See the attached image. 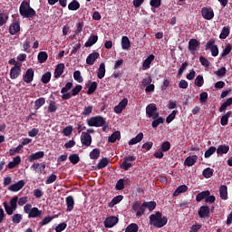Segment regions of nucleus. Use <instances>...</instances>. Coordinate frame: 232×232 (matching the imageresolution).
<instances>
[{
    "label": "nucleus",
    "mask_w": 232,
    "mask_h": 232,
    "mask_svg": "<svg viewBox=\"0 0 232 232\" xmlns=\"http://www.w3.org/2000/svg\"><path fill=\"white\" fill-rule=\"evenodd\" d=\"M168 224V218L162 217V213L156 212L150 216V225L154 226V227H164Z\"/></svg>",
    "instance_id": "obj_1"
},
{
    "label": "nucleus",
    "mask_w": 232,
    "mask_h": 232,
    "mask_svg": "<svg viewBox=\"0 0 232 232\" xmlns=\"http://www.w3.org/2000/svg\"><path fill=\"white\" fill-rule=\"evenodd\" d=\"M24 212L28 216V218H39L43 215V210L37 207H32V204L24 206Z\"/></svg>",
    "instance_id": "obj_2"
},
{
    "label": "nucleus",
    "mask_w": 232,
    "mask_h": 232,
    "mask_svg": "<svg viewBox=\"0 0 232 232\" xmlns=\"http://www.w3.org/2000/svg\"><path fill=\"white\" fill-rule=\"evenodd\" d=\"M17 200H19V197L14 196L11 198L9 204L6 201L3 203L5 211L7 213V215H14V212L17 209Z\"/></svg>",
    "instance_id": "obj_3"
},
{
    "label": "nucleus",
    "mask_w": 232,
    "mask_h": 232,
    "mask_svg": "<svg viewBox=\"0 0 232 232\" xmlns=\"http://www.w3.org/2000/svg\"><path fill=\"white\" fill-rule=\"evenodd\" d=\"M19 12L23 17L30 18L35 15V10L30 7V4H28V2L26 1L22 2Z\"/></svg>",
    "instance_id": "obj_4"
},
{
    "label": "nucleus",
    "mask_w": 232,
    "mask_h": 232,
    "mask_svg": "<svg viewBox=\"0 0 232 232\" xmlns=\"http://www.w3.org/2000/svg\"><path fill=\"white\" fill-rule=\"evenodd\" d=\"M86 122L90 127L101 128L106 121L102 116H96L87 119Z\"/></svg>",
    "instance_id": "obj_5"
},
{
    "label": "nucleus",
    "mask_w": 232,
    "mask_h": 232,
    "mask_svg": "<svg viewBox=\"0 0 232 232\" xmlns=\"http://www.w3.org/2000/svg\"><path fill=\"white\" fill-rule=\"evenodd\" d=\"M146 115L149 119H159V111L155 103H150L146 107Z\"/></svg>",
    "instance_id": "obj_6"
},
{
    "label": "nucleus",
    "mask_w": 232,
    "mask_h": 232,
    "mask_svg": "<svg viewBox=\"0 0 232 232\" xmlns=\"http://www.w3.org/2000/svg\"><path fill=\"white\" fill-rule=\"evenodd\" d=\"M201 14L203 19H207V21H211L215 17V12H213V8L211 7H203L201 9Z\"/></svg>",
    "instance_id": "obj_7"
},
{
    "label": "nucleus",
    "mask_w": 232,
    "mask_h": 232,
    "mask_svg": "<svg viewBox=\"0 0 232 232\" xmlns=\"http://www.w3.org/2000/svg\"><path fill=\"white\" fill-rule=\"evenodd\" d=\"M137 158L133 157V156H127L124 158L123 162L121 165V169H124L125 171H128V169H130V168H131L133 165L131 164V162H133L134 160H136Z\"/></svg>",
    "instance_id": "obj_8"
},
{
    "label": "nucleus",
    "mask_w": 232,
    "mask_h": 232,
    "mask_svg": "<svg viewBox=\"0 0 232 232\" xmlns=\"http://www.w3.org/2000/svg\"><path fill=\"white\" fill-rule=\"evenodd\" d=\"M117 224H119V218L115 217V216H111L106 218V219L104 220V226L105 227H113L114 226H117Z\"/></svg>",
    "instance_id": "obj_9"
},
{
    "label": "nucleus",
    "mask_w": 232,
    "mask_h": 232,
    "mask_svg": "<svg viewBox=\"0 0 232 232\" xmlns=\"http://www.w3.org/2000/svg\"><path fill=\"white\" fill-rule=\"evenodd\" d=\"M25 182L24 180H19L18 182L12 184L9 187V191H12L13 193H16L17 191H21V189H23V188H24L25 186Z\"/></svg>",
    "instance_id": "obj_10"
},
{
    "label": "nucleus",
    "mask_w": 232,
    "mask_h": 232,
    "mask_svg": "<svg viewBox=\"0 0 232 232\" xmlns=\"http://www.w3.org/2000/svg\"><path fill=\"white\" fill-rule=\"evenodd\" d=\"M21 75V63H15V65L10 71V78L17 79Z\"/></svg>",
    "instance_id": "obj_11"
},
{
    "label": "nucleus",
    "mask_w": 232,
    "mask_h": 232,
    "mask_svg": "<svg viewBox=\"0 0 232 232\" xmlns=\"http://www.w3.org/2000/svg\"><path fill=\"white\" fill-rule=\"evenodd\" d=\"M81 142L83 146H86L87 148L89 146H92V135L88 134V132H82Z\"/></svg>",
    "instance_id": "obj_12"
},
{
    "label": "nucleus",
    "mask_w": 232,
    "mask_h": 232,
    "mask_svg": "<svg viewBox=\"0 0 232 232\" xmlns=\"http://www.w3.org/2000/svg\"><path fill=\"white\" fill-rule=\"evenodd\" d=\"M34 69L32 68L27 69L23 77L24 82L30 84V82L34 81Z\"/></svg>",
    "instance_id": "obj_13"
},
{
    "label": "nucleus",
    "mask_w": 232,
    "mask_h": 232,
    "mask_svg": "<svg viewBox=\"0 0 232 232\" xmlns=\"http://www.w3.org/2000/svg\"><path fill=\"white\" fill-rule=\"evenodd\" d=\"M198 46H200V42H198V40L190 39L188 41V50L192 54H195V53L197 52V48H198Z\"/></svg>",
    "instance_id": "obj_14"
},
{
    "label": "nucleus",
    "mask_w": 232,
    "mask_h": 232,
    "mask_svg": "<svg viewBox=\"0 0 232 232\" xmlns=\"http://www.w3.org/2000/svg\"><path fill=\"white\" fill-rule=\"evenodd\" d=\"M128 106V99L124 98L122 99L118 105L114 107V112L115 113H122L124 108Z\"/></svg>",
    "instance_id": "obj_15"
},
{
    "label": "nucleus",
    "mask_w": 232,
    "mask_h": 232,
    "mask_svg": "<svg viewBox=\"0 0 232 232\" xmlns=\"http://www.w3.org/2000/svg\"><path fill=\"white\" fill-rule=\"evenodd\" d=\"M99 57H101V54L99 53H92L91 54L88 55L86 59L87 64H89V66H92V64L95 63V62L97 61V59H99Z\"/></svg>",
    "instance_id": "obj_16"
},
{
    "label": "nucleus",
    "mask_w": 232,
    "mask_h": 232,
    "mask_svg": "<svg viewBox=\"0 0 232 232\" xmlns=\"http://www.w3.org/2000/svg\"><path fill=\"white\" fill-rule=\"evenodd\" d=\"M153 61H155V55H149L142 63V70H150V67L151 66V63H153Z\"/></svg>",
    "instance_id": "obj_17"
},
{
    "label": "nucleus",
    "mask_w": 232,
    "mask_h": 232,
    "mask_svg": "<svg viewBox=\"0 0 232 232\" xmlns=\"http://www.w3.org/2000/svg\"><path fill=\"white\" fill-rule=\"evenodd\" d=\"M198 159V157L197 155L187 157L184 161V166H188V168H191V166H195Z\"/></svg>",
    "instance_id": "obj_18"
},
{
    "label": "nucleus",
    "mask_w": 232,
    "mask_h": 232,
    "mask_svg": "<svg viewBox=\"0 0 232 232\" xmlns=\"http://www.w3.org/2000/svg\"><path fill=\"white\" fill-rule=\"evenodd\" d=\"M64 73V63H59L56 65L54 70V77L55 79H59Z\"/></svg>",
    "instance_id": "obj_19"
},
{
    "label": "nucleus",
    "mask_w": 232,
    "mask_h": 232,
    "mask_svg": "<svg viewBox=\"0 0 232 232\" xmlns=\"http://www.w3.org/2000/svg\"><path fill=\"white\" fill-rule=\"evenodd\" d=\"M20 31L21 25L19 24V22H14L9 27V33L11 34V35H15V34Z\"/></svg>",
    "instance_id": "obj_20"
},
{
    "label": "nucleus",
    "mask_w": 232,
    "mask_h": 232,
    "mask_svg": "<svg viewBox=\"0 0 232 232\" xmlns=\"http://www.w3.org/2000/svg\"><path fill=\"white\" fill-rule=\"evenodd\" d=\"M65 203L67 206V211H73V208L75 206V200L73 199V197L68 196L65 198Z\"/></svg>",
    "instance_id": "obj_21"
},
{
    "label": "nucleus",
    "mask_w": 232,
    "mask_h": 232,
    "mask_svg": "<svg viewBox=\"0 0 232 232\" xmlns=\"http://www.w3.org/2000/svg\"><path fill=\"white\" fill-rule=\"evenodd\" d=\"M31 169H34L35 173H43L44 169H46V165L44 164H40V163H34L31 166Z\"/></svg>",
    "instance_id": "obj_22"
},
{
    "label": "nucleus",
    "mask_w": 232,
    "mask_h": 232,
    "mask_svg": "<svg viewBox=\"0 0 232 232\" xmlns=\"http://www.w3.org/2000/svg\"><path fill=\"white\" fill-rule=\"evenodd\" d=\"M144 139V133L140 132L136 137L132 138L129 141V146H134V144H139Z\"/></svg>",
    "instance_id": "obj_23"
},
{
    "label": "nucleus",
    "mask_w": 232,
    "mask_h": 232,
    "mask_svg": "<svg viewBox=\"0 0 232 232\" xmlns=\"http://www.w3.org/2000/svg\"><path fill=\"white\" fill-rule=\"evenodd\" d=\"M44 157V151H38L33 153L29 156V162H34V160H39V159H43Z\"/></svg>",
    "instance_id": "obj_24"
},
{
    "label": "nucleus",
    "mask_w": 232,
    "mask_h": 232,
    "mask_svg": "<svg viewBox=\"0 0 232 232\" xmlns=\"http://www.w3.org/2000/svg\"><path fill=\"white\" fill-rule=\"evenodd\" d=\"M198 215L200 218L209 217V207L202 206L198 210Z\"/></svg>",
    "instance_id": "obj_25"
},
{
    "label": "nucleus",
    "mask_w": 232,
    "mask_h": 232,
    "mask_svg": "<svg viewBox=\"0 0 232 232\" xmlns=\"http://www.w3.org/2000/svg\"><path fill=\"white\" fill-rule=\"evenodd\" d=\"M104 75H106V65L102 63L97 72V77L98 79H104Z\"/></svg>",
    "instance_id": "obj_26"
},
{
    "label": "nucleus",
    "mask_w": 232,
    "mask_h": 232,
    "mask_svg": "<svg viewBox=\"0 0 232 232\" xmlns=\"http://www.w3.org/2000/svg\"><path fill=\"white\" fill-rule=\"evenodd\" d=\"M130 47H131V43L130 42V38H128V36H122L121 38L122 50H130Z\"/></svg>",
    "instance_id": "obj_27"
},
{
    "label": "nucleus",
    "mask_w": 232,
    "mask_h": 232,
    "mask_svg": "<svg viewBox=\"0 0 232 232\" xmlns=\"http://www.w3.org/2000/svg\"><path fill=\"white\" fill-rule=\"evenodd\" d=\"M209 195H211V192H209V190H204L197 195L196 200L197 202H201V200H204V198L206 200V198L209 197Z\"/></svg>",
    "instance_id": "obj_28"
},
{
    "label": "nucleus",
    "mask_w": 232,
    "mask_h": 232,
    "mask_svg": "<svg viewBox=\"0 0 232 232\" xmlns=\"http://www.w3.org/2000/svg\"><path fill=\"white\" fill-rule=\"evenodd\" d=\"M219 196L222 200H227V186L222 185L219 188Z\"/></svg>",
    "instance_id": "obj_29"
},
{
    "label": "nucleus",
    "mask_w": 232,
    "mask_h": 232,
    "mask_svg": "<svg viewBox=\"0 0 232 232\" xmlns=\"http://www.w3.org/2000/svg\"><path fill=\"white\" fill-rule=\"evenodd\" d=\"M97 41H99V36L97 35L91 36L84 44L85 48H90L91 46H93V44H95Z\"/></svg>",
    "instance_id": "obj_30"
},
{
    "label": "nucleus",
    "mask_w": 232,
    "mask_h": 232,
    "mask_svg": "<svg viewBox=\"0 0 232 232\" xmlns=\"http://www.w3.org/2000/svg\"><path fill=\"white\" fill-rule=\"evenodd\" d=\"M186 191H188V186L181 185V186L178 187L177 189L174 191L173 197H179V195H180V193H186Z\"/></svg>",
    "instance_id": "obj_31"
},
{
    "label": "nucleus",
    "mask_w": 232,
    "mask_h": 232,
    "mask_svg": "<svg viewBox=\"0 0 232 232\" xmlns=\"http://www.w3.org/2000/svg\"><path fill=\"white\" fill-rule=\"evenodd\" d=\"M230 117H231V111H227V113H225L220 120L221 126H227V122Z\"/></svg>",
    "instance_id": "obj_32"
},
{
    "label": "nucleus",
    "mask_w": 232,
    "mask_h": 232,
    "mask_svg": "<svg viewBox=\"0 0 232 232\" xmlns=\"http://www.w3.org/2000/svg\"><path fill=\"white\" fill-rule=\"evenodd\" d=\"M124 198L122 195L116 196L112 198V200L109 203V208H113V206H117L119 202H121Z\"/></svg>",
    "instance_id": "obj_33"
},
{
    "label": "nucleus",
    "mask_w": 232,
    "mask_h": 232,
    "mask_svg": "<svg viewBox=\"0 0 232 232\" xmlns=\"http://www.w3.org/2000/svg\"><path fill=\"white\" fill-rule=\"evenodd\" d=\"M218 155H224L229 151V146L227 145H220L218 150H216Z\"/></svg>",
    "instance_id": "obj_34"
},
{
    "label": "nucleus",
    "mask_w": 232,
    "mask_h": 232,
    "mask_svg": "<svg viewBox=\"0 0 232 232\" xmlns=\"http://www.w3.org/2000/svg\"><path fill=\"white\" fill-rule=\"evenodd\" d=\"M121 139V131L117 130L113 132L111 136H109V142H115Z\"/></svg>",
    "instance_id": "obj_35"
},
{
    "label": "nucleus",
    "mask_w": 232,
    "mask_h": 232,
    "mask_svg": "<svg viewBox=\"0 0 232 232\" xmlns=\"http://www.w3.org/2000/svg\"><path fill=\"white\" fill-rule=\"evenodd\" d=\"M69 10L75 11L79 10L81 8V4L77 2V0H72L69 5H68Z\"/></svg>",
    "instance_id": "obj_36"
},
{
    "label": "nucleus",
    "mask_w": 232,
    "mask_h": 232,
    "mask_svg": "<svg viewBox=\"0 0 232 232\" xmlns=\"http://www.w3.org/2000/svg\"><path fill=\"white\" fill-rule=\"evenodd\" d=\"M232 104V97L228 98L219 108V111L222 113V111H226L227 110L228 106H231Z\"/></svg>",
    "instance_id": "obj_37"
},
{
    "label": "nucleus",
    "mask_w": 232,
    "mask_h": 232,
    "mask_svg": "<svg viewBox=\"0 0 232 232\" xmlns=\"http://www.w3.org/2000/svg\"><path fill=\"white\" fill-rule=\"evenodd\" d=\"M87 87H88L87 94L92 95V93L95 92V90H97V82H92L89 83Z\"/></svg>",
    "instance_id": "obj_38"
},
{
    "label": "nucleus",
    "mask_w": 232,
    "mask_h": 232,
    "mask_svg": "<svg viewBox=\"0 0 232 232\" xmlns=\"http://www.w3.org/2000/svg\"><path fill=\"white\" fill-rule=\"evenodd\" d=\"M153 121L151 122L152 128H158L160 124H164V119L162 117H159L156 119H152Z\"/></svg>",
    "instance_id": "obj_39"
},
{
    "label": "nucleus",
    "mask_w": 232,
    "mask_h": 232,
    "mask_svg": "<svg viewBox=\"0 0 232 232\" xmlns=\"http://www.w3.org/2000/svg\"><path fill=\"white\" fill-rule=\"evenodd\" d=\"M48 60V53H46V52H40L38 53V62L43 63H46V61Z\"/></svg>",
    "instance_id": "obj_40"
},
{
    "label": "nucleus",
    "mask_w": 232,
    "mask_h": 232,
    "mask_svg": "<svg viewBox=\"0 0 232 232\" xmlns=\"http://www.w3.org/2000/svg\"><path fill=\"white\" fill-rule=\"evenodd\" d=\"M101 156V150L93 149L92 151L90 153V159L92 160H97Z\"/></svg>",
    "instance_id": "obj_41"
},
{
    "label": "nucleus",
    "mask_w": 232,
    "mask_h": 232,
    "mask_svg": "<svg viewBox=\"0 0 232 232\" xmlns=\"http://www.w3.org/2000/svg\"><path fill=\"white\" fill-rule=\"evenodd\" d=\"M137 231H139V226L135 223L130 224L125 229V232H137Z\"/></svg>",
    "instance_id": "obj_42"
},
{
    "label": "nucleus",
    "mask_w": 232,
    "mask_h": 232,
    "mask_svg": "<svg viewBox=\"0 0 232 232\" xmlns=\"http://www.w3.org/2000/svg\"><path fill=\"white\" fill-rule=\"evenodd\" d=\"M44 102L46 100L44 98H39L34 102V108L35 110H39L42 106H44Z\"/></svg>",
    "instance_id": "obj_43"
},
{
    "label": "nucleus",
    "mask_w": 232,
    "mask_h": 232,
    "mask_svg": "<svg viewBox=\"0 0 232 232\" xmlns=\"http://www.w3.org/2000/svg\"><path fill=\"white\" fill-rule=\"evenodd\" d=\"M21 220H23V215L22 214H14L12 217V222L14 224H21Z\"/></svg>",
    "instance_id": "obj_44"
},
{
    "label": "nucleus",
    "mask_w": 232,
    "mask_h": 232,
    "mask_svg": "<svg viewBox=\"0 0 232 232\" xmlns=\"http://www.w3.org/2000/svg\"><path fill=\"white\" fill-rule=\"evenodd\" d=\"M203 177L205 179H211L213 177V169L211 168H207L203 170Z\"/></svg>",
    "instance_id": "obj_45"
},
{
    "label": "nucleus",
    "mask_w": 232,
    "mask_h": 232,
    "mask_svg": "<svg viewBox=\"0 0 232 232\" xmlns=\"http://www.w3.org/2000/svg\"><path fill=\"white\" fill-rule=\"evenodd\" d=\"M52 79V73L51 72H45L43 76H42V82L44 84H48V82H50V80Z\"/></svg>",
    "instance_id": "obj_46"
},
{
    "label": "nucleus",
    "mask_w": 232,
    "mask_h": 232,
    "mask_svg": "<svg viewBox=\"0 0 232 232\" xmlns=\"http://www.w3.org/2000/svg\"><path fill=\"white\" fill-rule=\"evenodd\" d=\"M229 35V27H223L221 34H219L220 39H226Z\"/></svg>",
    "instance_id": "obj_47"
},
{
    "label": "nucleus",
    "mask_w": 232,
    "mask_h": 232,
    "mask_svg": "<svg viewBox=\"0 0 232 232\" xmlns=\"http://www.w3.org/2000/svg\"><path fill=\"white\" fill-rule=\"evenodd\" d=\"M108 162H109L108 159L106 158L102 159L97 165L98 169H102L106 168V166H108Z\"/></svg>",
    "instance_id": "obj_48"
},
{
    "label": "nucleus",
    "mask_w": 232,
    "mask_h": 232,
    "mask_svg": "<svg viewBox=\"0 0 232 232\" xmlns=\"http://www.w3.org/2000/svg\"><path fill=\"white\" fill-rule=\"evenodd\" d=\"M17 203H18V206H21V207L26 206V204H28V196L18 198Z\"/></svg>",
    "instance_id": "obj_49"
},
{
    "label": "nucleus",
    "mask_w": 232,
    "mask_h": 232,
    "mask_svg": "<svg viewBox=\"0 0 232 232\" xmlns=\"http://www.w3.org/2000/svg\"><path fill=\"white\" fill-rule=\"evenodd\" d=\"M145 208H148L149 211H153L157 208V203L155 201L144 202Z\"/></svg>",
    "instance_id": "obj_50"
},
{
    "label": "nucleus",
    "mask_w": 232,
    "mask_h": 232,
    "mask_svg": "<svg viewBox=\"0 0 232 232\" xmlns=\"http://www.w3.org/2000/svg\"><path fill=\"white\" fill-rule=\"evenodd\" d=\"M215 151H217V148H215V147L208 148L205 151V159H209V157H211V155H213V153H215Z\"/></svg>",
    "instance_id": "obj_51"
},
{
    "label": "nucleus",
    "mask_w": 232,
    "mask_h": 232,
    "mask_svg": "<svg viewBox=\"0 0 232 232\" xmlns=\"http://www.w3.org/2000/svg\"><path fill=\"white\" fill-rule=\"evenodd\" d=\"M144 211H146V205L144 203H142L137 212H136V217H142V214L144 213Z\"/></svg>",
    "instance_id": "obj_52"
},
{
    "label": "nucleus",
    "mask_w": 232,
    "mask_h": 232,
    "mask_svg": "<svg viewBox=\"0 0 232 232\" xmlns=\"http://www.w3.org/2000/svg\"><path fill=\"white\" fill-rule=\"evenodd\" d=\"M231 50H232L231 44H227L221 53V57H226V55H229V53H231Z\"/></svg>",
    "instance_id": "obj_53"
},
{
    "label": "nucleus",
    "mask_w": 232,
    "mask_h": 232,
    "mask_svg": "<svg viewBox=\"0 0 232 232\" xmlns=\"http://www.w3.org/2000/svg\"><path fill=\"white\" fill-rule=\"evenodd\" d=\"M73 78L74 81H77V82H82L83 81L82 76L81 75V71H75L73 72Z\"/></svg>",
    "instance_id": "obj_54"
},
{
    "label": "nucleus",
    "mask_w": 232,
    "mask_h": 232,
    "mask_svg": "<svg viewBox=\"0 0 232 232\" xmlns=\"http://www.w3.org/2000/svg\"><path fill=\"white\" fill-rule=\"evenodd\" d=\"M195 84H197L198 88H201V86L204 85V77H202V75L197 76L195 79Z\"/></svg>",
    "instance_id": "obj_55"
},
{
    "label": "nucleus",
    "mask_w": 232,
    "mask_h": 232,
    "mask_svg": "<svg viewBox=\"0 0 232 232\" xmlns=\"http://www.w3.org/2000/svg\"><path fill=\"white\" fill-rule=\"evenodd\" d=\"M72 131H73V127L67 126L63 129V133L65 137H70V135H72Z\"/></svg>",
    "instance_id": "obj_56"
},
{
    "label": "nucleus",
    "mask_w": 232,
    "mask_h": 232,
    "mask_svg": "<svg viewBox=\"0 0 232 232\" xmlns=\"http://www.w3.org/2000/svg\"><path fill=\"white\" fill-rule=\"evenodd\" d=\"M150 5L152 8H159L162 5L161 0H150Z\"/></svg>",
    "instance_id": "obj_57"
},
{
    "label": "nucleus",
    "mask_w": 232,
    "mask_h": 232,
    "mask_svg": "<svg viewBox=\"0 0 232 232\" xmlns=\"http://www.w3.org/2000/svg\"><path fill=\"white\" fill-rule=\"evenodd\" d=\"M6 21H8V15L4 13H0V26L6 24Z\"/></svg>",
    "instance_id": "obj_58"
},
{
    "label": "nucleus",
    "mask_w": 232,
    "mask_h": 232,
    "mask_svg": "<svg viewBox=\"0 0 232 232\" xmlns=\"http://www.w3.org/2000/svg\"><path fill=\"white\" fill-rule=\"evenodd\" d=\"M226 72H227L226 67H221L218 71H216L215 74L218 77H224V75H226Z\"/></svg>",
    "instance_id": "obj_59"
},
{
    "label": "nucleus",
    "mask_w": 232,
    "mask_h": 232,
    "mask_svg": "<svg viewBox=\"0 0 232 232\" xmlns=\"http://www.w3.org/2000/svg\"><path fill=\"white\" fill-rule=\"evenodd\" d=\"M171 149V144L169 143V141H164L161 144V150L162 151L166 152V151H169V150Z\"/></svg>",
    "instance_id": "obj_60"
},
{
    "label": "nucleus",
    "mask_w": 232,
    "mask_h": 232,
    "mask_svg": "<svg viewBox=\"0 0 232 232\" xmlns=\"http://www.w3.org/2000/svg\"><path fill=\"white\" fill-rule=\"evenodd\" d=\"M123 188H124V179H121L116 183V189L117 191H121L122 190Z\"/></svg>",
    "instance_id": "obj_61"
},
{
    "label": "nucleus",
    "mask_w": 232,
    "mask_h": 232,
    "mask_svg": "<svg viewBox=\"0 0 232 232\" xmlns=\"http://www.w3.org/2000/svg\"><path fill=\"white\" fill-rule=\"evenodd\" d=\"M69 160L72 164H77L79 162V156L77 154H72L69 156Z\"/></svg>",
    "instance_id": "obj_62"
},
{
    "label": "nucleus",
    "mask_w": 232,
    "mask_h": 232,
    "mask_svg": "<svg viewBox=\"0 0 232 232\" xmlns=\"http://www.w3.org/2000/svg\"><path fill=\"white\" fill-rule=\"evenodd\" d=\"M81 90H82V85H76L72 91V95L73 97H75V95H79V92H81Z\"/></svg>",
    "instance_id": "obj_63"
},
{
    "label": "nucleus",
    "mask_w": 232,
    "mask_h": 232,
    "mask_svg": "<svg viewBox=\"0 0 232 232\" xmlns=\"http://www.w3.org/2000/svg\"><path fill=\"white\" fill-rule=\"evenodd\" d=\"M66 223H60L56 227H55V231L56 232H62L64 231V229H66Z\"/></svg>",
    "instance_id": "obj_64"
}]
</instances>
